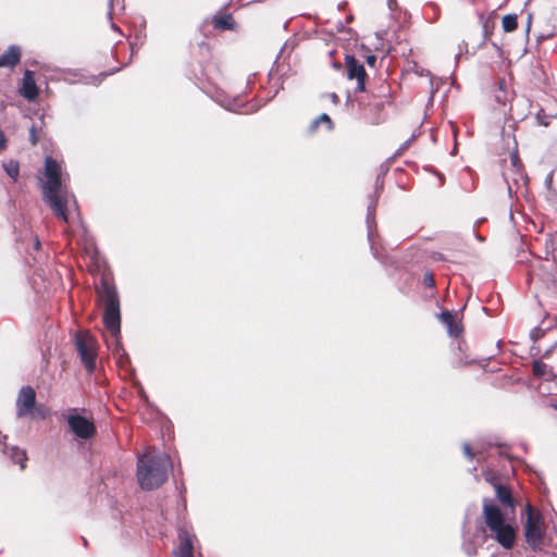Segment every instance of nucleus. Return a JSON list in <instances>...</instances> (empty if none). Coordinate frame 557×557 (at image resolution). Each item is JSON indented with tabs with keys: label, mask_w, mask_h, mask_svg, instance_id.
Listing matches in <instances>:
<instances>
[{
	"label": "nucleus",
	"mask_w": 557,
	"mask_h": 557,
	"mask_svg": "<svg viewBox=\"0 0 557 557\" xmlns=\"http://www.w3.org/2000/svg\"><path fill=\"white\" fill-rule=\"evenodd\" d=\"M45 176L46 181L41 184L42 198L54 215L65 223L79 221L76 199L62 185L61 164L49 156L45 159Z\"/></svg>",
	"instance_id": "nucleus-1"
},
{
	"label": "nucleus",
	"mask_w": 557,
	"mask_h": 557,
	"mask_svg": "<svg viewBox=\"0 0 557 557\" xmlns=\"http://www.w3.org/2000/svg\"><path fill=\"white\" fill-rule=\"evenodd\" d=\"M172 468V461L168 454L158 453L149 447L138 456L137 481L145 491L160 487L168 480V471Z\"/></svg>",
	"instance_id": "nucleus-2"
},
{
	"label": "nucleus",
	"mask_w": 557,
	"mask_h": 557,
	"mask_svg": "<svg viewBox=\"0 0 557 557\" xmlns=\"http://www.w3.org/2000/svg\"><path fill=\"white\" fill-rule=\"evenodd\" d=\"M97 293L103 305V323L110 331L112 337L117 339L121 332V311L117 290L112 283L103 277Z\"/></svg>",
	"instance_id": "nucleus-3"
},
{
	"label": "nucleus",
	"mask_w": 557,
	"mask_h": 557,
	"mask_svg": "<svg viewBox=\"0 0 557 557\" xmlns=\"http://www.w3.org/2000/svg\"><path fill=\"white\" fill-rule=\"evenodd\" d=\"M483 516L487 528L493 533V537L504 548L510 549L515 544L516 532L509 523H506L500 509L492 504L491 500L484 499Z\"/></svg>",
	"instance_id": "nucleus-4"
},
{
	"label": "nucleus",
	"mask_w": 557,
	"mask_h": 557,
	"mask_svg": "<svg viewBox=\"0 0 557 557\" xmlns=\"http://www.w3.org/2000/svg\"><path fill=\"white\" fill-rule=\"evenodd\" d=\"M527 521L524 525V535L528 544L536 548L543 539V517L539 511L533 510L530 504L527 505Z\"/></svg>",
	"instance_id": "nucleus-5"
},
{
	"label": "nucleus",
	"mask_w": 557,
	"mask_h": 557,
	"mask_svg": "<svg viewBox=\"0 0 557 557\" xmlns=\"http://www.w3.org/2000/svg\"><path fill=\"white\" fill-rule=\"evenodd\" d=\"M75 347L88 372H92L96 368V342L94 337L88 333H76Z\"/></svg>",
	"instance_id": "nucleus-6"
},
{
	"label": "nucleus",
	"mask_w": 557,
	"mask_h": 557,
	"mask_svg": "<svg viewBox=\"0 0 557 557\" xmlns=\"http://www.w3.org/2000/svg\"><path fill=\"white\" fill-rule=\"evenodd\" d=\"M66 421L70 430L82 440H88L96 433V426L94 422L81 414H78L76 408L69 409Z\"/></svg>",
	"instance_id": "nucleus-7"
},
{
	"label": "nucleus",
	"mask_w": 557,
	"mask_h": 557,
	"mask_svg": "<svg viewBox=\"0 0 557 557\" xmlns=\"http://www.w3.org/2000/svg\"><path fill=\"white\" fill-rule=\"evenodd\" d=\"M36 392L32 386H23L16 397V417L23 418L34 412Z\"/></svg>",
	"instance_id": "nucleus-8"
},
{
	"label": "nucleus",
	"mask_w": 557,
	"mask_h": 557,
	"mask_svg": "<svg viewBox=\"0 0 557 557\" xmlns=\"http://www.w3.org/2000/svg\"><path fill=\"white\" fill-rule=\"evenodd\" d=\"M346 67H347V76L349 79L357 81V90L362 91L364 89V77L366 70L364 66L359 63L355 57L347 55L346 57Z\"/></svg>",
	"instance_id": "nucleus-9"
},
{
	"label": "nucleus",
	"mask_w": 557,
	"mask_h": 557,
	"mask_svg": "<svg viewBox=\"0 0 557 557\" xmlns=\"http://www.w3.org/2000/svg\"><path fill=\"white\" fill-rule=\"evenodd\" d=\"M178 547L174 550L176 557H194L193 535L185 529L178 531Z\"/></svg>",
	"instance_id": "nucleus-10"
},
{
	"label": "nucleus",
	"mask_w": 557,
	"mask_h": 557,
	"mask_svg": "<svg viewBox=\"0 0 557 557\" xmlns=\"http://www.w3.org/2000/svg\"><path fill=\"white\" fill-rule=\"evenodd\" d=\"M39 94L38 87L35 82L34 73L29 70H26L22 79V88L21 95L32 101L37 98Z\"/></svg>",
	"instance_id": "nucleus-11"
},
{
	"label": "nucleus",
	"mask_w": 557,
	"mask_h": 557,
	"mask_svg": "<svg viewBox=\"0 0 557 557\" xmlns=\"http://www.w3.org/2000/svg\"><path fill=\"white\" fill-rule=\"evenodd\" d=\"M438 317L441 322L445 325L449 336L458 337L462 333V325L457 319L456 313L443 311Z\"/></svg>",
	"instance_id": "nucleus-12"
},
{
	"label": "nucleus",
	"mask_w": 557,
	"mask_h": 557,
	"mask_svg": "<svg viewBox=\"0 0 557 557\" xmlns=\"http://www.w3.org/2000/svg\"><path fill=\"white\" fill-rule=\"evenodd\" d=\"M21 59V49L17 46H10L1 55H0V66L13 67L15 66Z\"/></svg>",
	"instance_id": "nucleus-13"
},
{
	"label": "nucleus",
	"mask_w": 557,
	"mask_h": 557,
	"mask_svg": "<svg viewBox=\"0 0 557 557\" xmlns=\"http://www.w3.org/2000/svg\"><path fill=\"white\" fill-rule=\"evenodd\" d=\"M3 453L11 458L12 461L20 465L21 469H25L26 467V451L23 449H20L17 446H8L4 444Z\"/></svg>",
	"instance_id": "nucleus-14"
},
{
	"label": "nucleus",
	"mask_w": 557,
	"mask_h": 557,
	"mask_svg": "<svg viewBox=\"0 0 557 557\" xmlns=\"http://www.w3.org/2000/svg\"><path fill=\"white\" fill-rule=\"evenodd\" d=\"M495 494H496L497 499L499 500V503L503 506L510 508V509L515 508L513 497L511 495L510 490L507 486L502 485V484H496L495 485Z\"/></svg>",
	"instance_id": "nucleus-15"
},
{
	"label": "nucleus",
	"mask_w": 557,
	"mask_h": 557,
	"mask_svg": "<svg viewBox=\"0 0 557 557\" xmlns=\"http://www.w3.org/2000/svg\"><path fill=\"white\" fill-rule=\"evenodd\" d=\"M221 106H223L226 110L233 111V112H240V113H248V109H244L245 104L243 103L242 99H225L221 101Z\"/></svg>",
	"instance_id": "nucleus-16"
},
{
	"label": "nucleus",
	"mask_w": 557,
	"mask_h": 557,
	"mask_svg": "<svg viewBox=\"0 0 557 557\" xmlns=\"http://www.w3.org/2000/svg\"><path fill=\"white\" fill-rule=\"evenodd\" d=\"M214 28L219 29H232L234 26V20L231 14H225L223 16H215L213 18Z\"/></svg>",
	"instance_id": "nucleus-17"
},
{
	"label": "nucleus",
	"mask_w": 557,
	"mask_h": 557,
	"mask_svg": "<svg viewBox=\"0 0 557 557\" xmlns=\"http://www.w3.org/2000/svg\"><path fill=\"white\" fill-rule=\"evenodd\" d=\"M2 168L5 173L13 180L16 181L20 174V165L15 160H9L2 163Z\"/></svg>",
	"instance_id": "nucleus-18"
},
{
	"label": "nucleus",
	"mask_w": 557,
	"mask_h": 557,
	"mask_svg": "<svg viewBox=\"0 0 557 557\" xmlns=\"http://www.w3.org/2000/svg\"><path fill=\"white\" fill-rule=\"evenodd\" d=\"M502 26L506 33L513 32L518 26L517 15L516 14L505 15L502 20Z\"/></svg>",
	"instance_id": "nucleus-19"
},
{
	"label": "nucleus",
	"mask_w": 557,
	"mask_h": 557,
	"mask_svg": "<svg viewBox=\"0 0 557 557\" xmlns=\"http://www.w3.org/2000/svg\"><path fill=\"white\" fill-rule=\"evenodd\" d=\"M375 209H376V199H372L368 206V213H367V224L369 227L368 237L370 240H371V236H372L370 228H371V225L374 223Z\"/></svg>",
	"instance_id": "nucleus-20"
},
{
	"label": "nucleus",
	"mask_w": 557,
	"mask_h": 557,
	"mask_svg": "<svg viewBox=\"0 0 557 557\" xmlns=\"http://www.w3.org/2000/svg\"><path fill=\"white\" fill-rule=\"evenodd\" d=\"M49 413V410L44 405H36L34 407V412L29 416L32 417H38L40 419H45Z\"/></svg>",
	"instance_id": "nucleus-21"
},
{
	"label": "nucleus",
	"mask_w": 557,
	"mask_h": 557,
	"mask_svg": "<svg viewBox=\"0 0 557 557\" xmlns=\"http://www.w3.org/2000/svg\"><path fill=\"white\" fill-rule=\"evenodd\" d=\"M317 120L320 123H324L329 131L333 128V122L326 113H322L320 116L317 117Z\"/></svg>",
	"instance_id": "nucleus-22"
},
{
	"label": "nucleus",
	"mask_w": 557,
	"mask_h": 557,
	"mask_svg": "<svg viewBox=\"0 0 557 557\" xmlns=\"http://www.w3.org/2000/svg\"><path fill=\"white\" fill-rule=\"evenodd\" d=\"M495 100L500 104H505L508 100V94L495 90Z\"/></svg>",
	"instance_id": "nucleus-23"
},
{
	"label": "nucleus",
	"mask_w": 557,
	"mask_h": 557,
	"mask_svg": "<svg viewBox=\"0 0 557 557\" xmlns=\"http://www.w3.org/2000/svg\"><path fill=\"white\" fill-rule=\"evenodd\" d=\"M423 282L426 286L433 287L435 284L434 277L432 273H425L423 277Z\"/></svg>",
	"instance_id": "nucleus-24"
},
{
	"label": "nucleus",
	"mask_w": 557,
	"mask_h": 557,
	"mask_svg": "<svg viewBox=\"0 0 557 557\" xmlns=\"http://www.w3.org/2000/svg\"><path fill=\"white\" fill-rule=\"evenodd\" d=\"M29 140H30L32 145H36L38 143V137H37V134H36L35 126H33L29 129Z\"/></svg>",
	"instance_id": "nucleus-25"
},
{
	"label": "nucleus",
	"mask_w": 557,
	"mask_h": 557,
	"mask_svg": "<svg viewBox=\"0 0 557 557\" xmlns=\"http://www.w3.org/2000/svg\"><path fill=\"white\" fill-rule=\"evenodd\" d=\"M7 145H8L7 137H5L4 133L0 129V151L5 150Z\"/></svg>",
	"instance_id": "nucleus-26"
},
{
	"label": "nucleus",
	"mask_w": 557,
	"mask_h": 557,
	"mask_svg": "<svg viewBox=\"0 0 557 557\" xmlns=\"http://www.w3.org/2000/svg\"><path fill=\"white\" fill-rule=\"evenodd\" d=\"M510 160H511V163L515 168H518L520 165V160H519V157L517 154V152H512L510 154Z\"/></svg>",
	"instance_id": "nucleus-27"
},
{
	"label": "nucleus",
	"mask_w": 557,
	"mask_h": 557,
	"mask_svg": "<svg viewBox=\"0 0 557 557\" xmlns=\"http://www.w3.org/2000/svg\"><path fill=\"white\" fill-rule=\"evenodd\" d=\"M463 453H465V455H466L467 457H469V458H472V457H473V453H472V450H471V447H470V445H469V444H467V443H466V444H463Z\"/></svg>",
	"instance_id": "nucleus-28"
},
{
	"label": "nucleus",
	"mask_w": 557,
	"mask_h": 557,
	"mask_svg": "<svg viewBox=\"0 0 557 557\" xmlns=\"http://www.w3.org/2000/svg\"><path fill=\"white\" fill-rule=\"evenodd\" d=\"M496 90H499L500 92H507L506 91V82L504 78H502L499 82H498V88Z\"/></svg>",
	"instance_id": "nucleus-29"
},
{
	"label": "nucleus",
	"mask_w": 557,
	"mask_h": 557,
	"mask_svg": "<svg viewBox=\"0 0 557 557\" xmlns=\"http://www.w3.org/2000/svg\"><path fill=\"white\" fill-rule=\"evenodd\" d=\"M367 62L370 66H374L375 62H376V57L371 54L367 58Z\"/></svg>",
	"instance_id": "nucleus-30"
},
{
	"label": "nucleus",
	"mask_w": 557,
	"mask_h": 557,
	"mask_svg": "<svg viewBox=\"0 0 557 557\" xmlns=\"http://www.w3.org/2000/svg\"><path fill=\"white\" fill-rule=\"evenodd\" d=\"M319 125H320V122H319L317 119H314V120L311 122V124H310V127H309V128H310V131H311V132H314V131L318 128V126H319Z\"/></svg>",
	"instance_id": "nucleus-31"
},
{
	"label": "nucleus",
	"mask_w": 557,
	"mask_h": 557,
	"mask_svg": "<svg viewBox=\"0 0 557 557\" xmlns=\"http://www.w3.org/2000/svg\"><path fill=\"white\" fill-rule=\"evenodd\" d=\"M533 368H534V373L535 374H537V375L542 374V370H541L542 364L540 362H534V367Z\"/></svg>",
	"instance_id": "nucleus-32"
},
{
	"label": "nucleus",
	"mask_w": 557,
	"mask_h": 557,
	"mask_svg": "<svg viewBox=\"0 0 557 557\" xmlns=\"http://www.w3.org/2000/svg\"><path fill=\"white\" fill-rule=\"evenodd\" d=\"M536 119L541 125L547 126L549 124L547 120L541 117L540 113H537Z\"/></svg>",
	"instance_id": "nucleus-33"
},
{
	"label": "nucleus",
	"mask_w": 557,
	"mask_h": 557,
	"mask_svg": "<svg viewBox=\"0 0 557 557\" xmlns=\"http://www.w3.org/2000/svg\"><path fill=\"white\" fill-rule=\"evenodd\" d=\"M33 245H34V248H35L36 250H38V249H39V247H40V242H39V239H38L37 237H35V238L33 239Z\"/></svg>",
	"instance_id": "nucleus-34"
},
{
	"label": "nucleus",
	"mask_w": 557,
	"mask_h": 557,
	"mask_svg": "<svg viewBox=\"0 0 557 557\" xmlns=\"http://www.w3.org/2000/svg\"><path fill=\"white\" fill-rule=\"evenodd\" d=\"M330 98H331L333 103H337L338 102V96L336 94H331Z\"/></svg>",
	"instance_id": "nucleus-35"
},
{
	"label": "nucleus",
	"mask_w": 557,
	"mask_h": 557,
	"mask_svg": "<svg viewBox=\"0 0 557 557\" xmlns=\"http://www.w3.org/2000/svg\"><path fill=\"white\" fill-rule=\"evenodd\" d=\"M375 188H376V190L382 188V182L380 181V177H377L375 181Z\"/></svg>",
	"instance_id": "nucleus-36"
},
{
	"label": "nucleus",
	"mask_w": 557,
	"mask_h": 557,
	"mask_svg": "<svg viewBox=\"0 0 557 557\" xmlns=\"http://www.w3.org/2000/svg\"><path fill=\"white\" fill-rule=\"evenodd\" d=\"M550 406H552L555 410H557V400L553 401V403L550 404Z\"/></svg>",
	"instance_id": "nucleus-37"
},
{
	"label": "nucleus",
	"mask_w": 557,
	"mask_h": 557,
	"mask_svg": "<svg viewBox=\"0 0 557 557\" xmlns=\"http://www.w3.org/2000/svg\"><path fill=\"white\" fill-rule=\"evenodd\" d=\"M410 141H411V139H409L408 141H406V143L404 144V146H403V149H406V148L409 146Z\"/></svg>",
	"instance_id": "nucleus-38"
},
{
	"label": "nucleus",
	"mask_w": 557,
	"mask_h": 557,
	"mask_svg": "<svg viewBox=\"0 0 557 557\" xmlns=\"http://www.w3.org/2000/svg\"><path fill=\"white\" fill-rule=\"evenodd\" d=\"M111 27H112V29L120 32L119 27L115 24H112Z\"/></svg>",
	"instance_id": "nucleus-39"
}]
</instances>
